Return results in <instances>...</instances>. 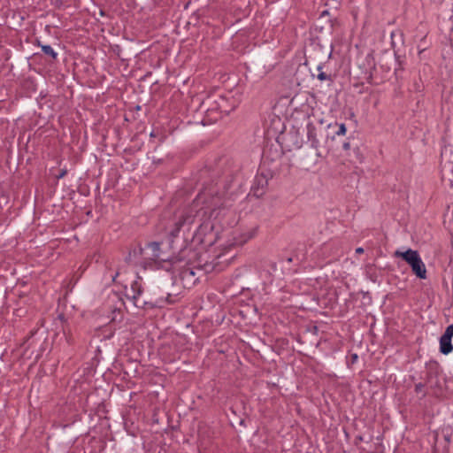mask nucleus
Wrapping results in <instances>:
<instances>
[{
  "label": "nucleus",
  "mask_w": 453,
  "mask_h": 453,
  "mask_svg": "<svg viewBox=\"0 0 453 453\" xmlns=\"http://www.w3.org/2000/svg\"><path fill=\"white\" fill-rule=\"evenodd\" d=\"M351 357H352V364H353L356 361V359H357V354H353L351 356Z\"/></svg>",
  "instance_id": "obj_31"
},
{
  "label": "nucleus",
  "mask_w": 453,
  "mask_h": 453,
  "mask_svg": "<svg viewBox=\"0 0 453 453\" xmlns=\"http://www.w3.org/2000/svg\"><path fill=\"white\" fill-rule=\"evenodd\" d=\"M147 254L148 252L146 250V246L142 247L141 245H137L129 252L128 256L126 257V261L127 263L134 265L140 264L142 265V262H140L138 259L142 257L145 261V257Z\"/></svg>",
  "instance_id": "obj_7"
},
{
  "label": "nucleus",
  "mask_w": 453,
  "mask_h": 453,
  "mask_svg": "<svg viewBox=\"0 0 453 453\" xmlns=\"http://www.w3.org/2000/svg\"><path fill=\"white\" fill-rule=\"evenodd\" d=\"M119 275V273H116L115 276L113 277L112 280L114 281L116 277Z\"/></svg>",
  "instance_id": "obj_38"
},
{
  "label": "nucleus",
  "mask_w": 453,
  "mask_h": 453,
  "mask_svg": "<svg viewBox=\"0 0 453 453\" xmlns=\"http://www.w3.org/2000/svg\"><path fill=\"white\" fill-rule=\"evenodd\" d=\"M67 173V170L66 169H62L59 173V174L57 176L58 179H61L63 178L64 176H65V174Z\"/></svg>",
  "instance_id": "obj_26"
},
{
  "label": "nucleus",
  "mask_w": 453,
  "mask_h": 453,
  "mask_svg": "<svg viewBox=\"0 0 453 453\" xmlns=\"http://www.w3.org/2000/svg\"><path fill=\"white\" fill-rule=\"evenodd\" d=\"M428 383H430L431 386H438L440 388L441 387V383L438 380H436L435 383H433L432 378H428Z\"/></svg>",
  "instance_id": "obj_27"
},
{
  "label": "nucleus",
  "mask_w": 453,
  "mask_h": 453,
  "mask_svg": "<svg viewBox=\"0 0 453 453\" xmlns=\"http://www.w3.org/2000/svg\"><path fill=\"white\" fill-rule=\"evenodd\" d=\"M126 296L127 298L131 299L136 307H142V308L148 307V306H143V302L142 303H139L138 297L140 296L136 295V293L134 291H131V288L129 290H127V289L126 290Z\"/></svg>",
  "instance_id": "obj_18"
},
{
  "label": "nucleus",
  "mask_w": 453,
  "mask_h": 453,
  "mask_svg": "<svg viewBox=\"0 0 453 453\" xmlns=\"http://www.w3.org/2000/svg\"><path fill=\"white\" fill-rule=\"evenodd\" d=\"M421 388H422V385H421V384H418V385H417V386H416V389H417V390L421 389Z\"/></svg>",
  "instance_id": "obj_33"
},
{
  "label": "nucleus",
  "mask_w": 453,
  "mask_h": 453,
  "mask_svg": "<svg viewBox=\"0 0 453 453\" xmlns=\"http://www.w3.org/2000/svg\"><path fill=\"white\" fill-rule=\"evenodd\" d=\"M365 74H366V77H365L366 81L371 84L372 81V71L366 72Z\"/></svg>",
  "instance_id": "obj_25"
},
{
  "label": "nucleus",
  "mask_w": 453,
  "mask_h": 453,
  "mask_svg": "<svg viewBox=\"0 0 453 453\" xmlns=\"http://www.w3.org/2000/svg\"><path fill=\"white\" fill-rule=\"evenodd\" d=\"M395 257H402L408 265H411L417 259L420 257L417 250L408 249L406 251L396 250L394 254Z\"/></svg>",
  "instance_id": "obj_9"
},
{
  "label": "nucleus",
  "mask_w": 453,
  "mask_h": 453,
  "mask_svg": "<svg viewBox=\"0 0 453 453\" xmlns=\"http://www.w3.org/2000/svg\"><path fill=\"white\" fill-rule=\"evenodd\" d=\"M200 259L201 256L197 251H196L191 246L185 245L179 250L178 254L169 257V267L171 268L172 265L180 262H185L186 265H193Z\"/></svg>",
  "instance_id": "obj_5"
},
{
  "label": "nucleus",
  "mask_w": 453,
  "mask_h": 453,
  "mask_svg": "<svg viewBox=\"0 0 453 453\" xmlns=\"http://www.w3.org/2000/svg\"><path fill=\"white\" fill-rule=\"evenodd\" d=\"M365 4V6L367 7L368 6V0H362Z\"/></svg>",
  "instance_id": "obj_34"
},
{
  "label": "nucleus",
  "mask_w": 453,
  "mask_h": 453,
  "mask_svg": "<svg viewBox=\"0 0 453 453\" xmlns=\"http://www.w3.org/2000/svg\"><path fill=\"white\" fill-rule=\"evenodd\" d=\"M318 70L319 71V73L317 77L319 81H329L331 82L333 81L331 75L326 74V73L321 71L322 70L321 65L318 66Z\"/></svg>",
  "instance_id": "obj_20"
},
{
  "label": "nucleus",
  "mask_w": 453,
  "mask_h": 453,
  "mask_svg": "<svg viewBox=\"0 0 453 453\" xmlns=\"http://www.w3.org/2000/svg\"><path fill=\"white\" fill-rule=\"evenodd\" d=\"M347 128L344 123L338 125V130L335 132L337 135H345Z\"/></svg>",
  "instance_id": "obj_23"
},
{
  "label": "nucleus",
  "mask_w": 453,
  "mask_h": 453,
  "mask_svg": "<svg viewBox=\"0 0 453 453\" xmlns=\"http://www.w3.org/2000/svg\"><path fill=\"white\" fill-rule=\"evenodd\" d=\"M239 171L238 165L233 163L220 159L215 168L205 166L198 173V181L202 182L203 190L198 194L194 203L196 205L184 210L178 220L174 223V227L170 231V237H176L181 227L187 226L190 229V226L195 222L196 216L199 214L195 207L199 203L204 206L201 210H204L203 214L210 212V217L217 218L220 211L230 208L233 204L230 197H226L225 193L219 195V187H222L226 192L237 176Z\"/></svg>",
  "instance_id": "obj_1"
},
{
  "label": "nucleus",
  "mask_w": 453,
  "mask_h": 453,
  "mask_svg": "<svg viewBox=\"0 0 453 453\" xmlns=\"http://www.w3.org/2000/svg\"><path fill=\"white\" fill-rule=\"evenodd\" d=\"M351 148V142L348 139V141L344 142L342 143V149L345 150V151H349Z\"/></svg>",
  "instance_id": "obj_24"
},
{
  "label": "nucleus",
  "mask_w": 453,
  "mask_h": 453,
  "mask_svg": "<svg viewBox=\"0 0 453 453\" xmlns=\"http://www.w3.org/2000/svg\"><path fill=\"white\" fill-rule=\"evenodd\" d=\"M441 157L442 161L447 164L451 165L453 168V145L448 144L443 147L441 152Z\"/></svg>",
  "instance_id": "obj_12"
},
{
  "label": "nucleus",
  "mask_w": 453,
  "mask_h": 453,
  "mask_svg": "<svg viewBox=\"0 0 453 453\" xmlns=\"http://www.w3.org/2000/svg\"><path fill=\"white\" fill-rule=\"evenodd\" d=\"M311 333H312L313 334H317L318 331H319V328L317 326H312L311 328Z\"/></svg>",
  "instance_id": "obj_29"
},
{
  "label": "nucleus",
  "mask_w": 453,
  "mask_h": 453,
  "mask_svg": "<svg viewBox=\"0 0 453 453\" xmlns=\"http://www.w3.org/2000/svg\"><path fill=\"white\" fill-rule=\"evenodd\" d=\"M130 288H131V291H134L136 293V295H139V296H141L143 292L142 286L141 282L138 280L133 281Z\"/></svg>",
  "instance_id": "obj_19"
},
{
  "label": "nucleus",
  "mask_w": 453,
  "mask_h": 453,
  "mask_svg": "<svg viewBox=\"0 0 453 453\" xmlns=\"http://www.w3.org/2000/svg\"><path fill=\"white\" fill-rule=\"evenodd\" d=\"M146 250L148 252L145 257V261H142V267L144 269L147 266H154L155 268H163L166 271L170 270V262L168 258H163L160 256V242H150L146 243Z\"/></svg>",
  "instance_id": "obj_3"
},
{
  "label": "nucleus",
  "mask_w": 453,
  "mask_h": 453,
  "mask_svg": "<svg viewBox=\"0 0 453 453\" xmlns=\"http://www.w3.org/2000/svg\"><path fill=\"white\" fill-rule=\"evenodd\" d=\"M197 111L203 113V118L201 123L203 126L212 124L221 119V112L219 108V95H210L204 99L200 100Z\"/></svg>",
  "instance_id": "obj_2"
},
{
  "label": "nucleus",
  "mask_w": 453,
  "mask_h": 453,
  "mask_svg": "<svg viewBox=\"0 0 453 453\" xmlns=\"http://www.w3.org/2000/svg\"><path fill=\"white\" fill-rule=\"evenodd\" d=\"M292 260H293V259H292V257H291L287 258V261H288V263H291V262H292Z\"/></svg>",
  "instance_id": "obj_37"
},
{
  "label": "nucleus",
  "mask_w": 453,
  "mask_h": 453,
  "mask_svg": "<svg viewBox=\"0 0 453 453\" xmlns=\"http://www.w3.org/2000/svg\"><path fill=\"white\" fill-rule=\"evenodd\" d=\"M328 22L331 24V27H333V21L332 19H329Z\"/></svg>",
  "instance_id": "obj_40"
},
{
  "label": "nucleus",
  "mask_w": 453,
  "mask_h": 453,
  "mask_svg": "<svg viewBox=\"0 0 453 453\" xmlns=\"http://www.w3.org/2000/svg\"><path fill=\"white\" fill-rule=\"evenodd\" d=\"M173 300L172 299V295L167 294L165 300L160 299L157 301L156 303H152L150 302H143V306H148V308H154V307H163L164 303H173Z\"/></svg>",
  "instance_id": "obj_14"
},
{
  "label": "nucleus",
  "mask_w": 453,
  "mask_h": 453,
  "mask_svg": "<svg viewBox=\"0 0 453 453\" xmlns=\"http://www.w3.org/2000/svg\"><path fill=\"white\" fill-rule=\"evenodd\" d=\"M36 332H37V330L36 331H31L29 337H32Z\"/></svg>",
  "instance_id": "obj_35"
},
{
  "label": "nucleus",
  "mask_w": 453,
  "mask_h": 453,
  "mask_svg": "<svg viewBox=\"0 0 453 453\" xmlns=\"http://www.w3.org/2000/svg\"><path fill=\"white\" fill-rule=\"evenodd\" d=\"M453 337V323L449 325L440 338V351L447 355L453 349L451 338Z\"/></svg>",
  "instance_id": "obj_6"
},
{
  "label": "nucleus",
  "mask_w": 453,
  "mask_h": 453,
  "mask_svg": "<svg viewBox=\"0 0 453 453\" xmlns=\"http://www.w3.org/2000/svg\"><path fill=\"white\" fill-rule=\"evenodd\" d=\"M356 253L357 254H362L364 253V249L362 247H358L356 249Z\"/></svg>",
  "instance_id": "obj_30"
},
{
  "label": "nucleus",
  "mask_w": 453,
  "mask_h": 453,
  "mask_svg": "<svg viewBox=\"0 0 453 453\" xmlns=\"http://www.w3.org/2000/svg\"><path fill=\"white\" fill-rule=\"evenodd\" d=\"M195 270H196V265L193 266V267H187V268H184L181 272H180V277L182 280H192L195 275H196V272Z\"/></svg>",
  "instance_id": "obj_16"
},
{
  "label": "nucleus",
  "mask_w": 453,
  "mask_h": 453,
  "mask_svg": "<svg viewBox=\"0 0 453 453\" xmlns=\"http://www.w3.org/2000/svg\"><path fill=\"white\" fill-rule=\"evenodd\" d=\"M328 15H329V12H328L327 10H325V11H323V12H321V14H320V16H319V19H322L326 18V16H328Z\"/></svg>",
  "instance_id": "obj_28"
},
{
  "label": "nucleus",
  "mask_w": 453,
  "mask_h": 453,
  "mask_svg": "<svg viewBox=\"0 0 453 453\" xmlns=\"http://www.w3.org/2000/svg\"><path fill=\"white\" fill-rule=\"evenodd\" d=\"M307 138L311 142V145L317 150V156L321 157L319 149L323 146V142L326 141V127L322 123L314 124L309 121L306 125Z\"/></svg>",
  "instance_id": "obj_4"
},
{
  "label": "nucleus",
  "mask_w": 453,
  "mask_h": 453,
  "mask_svg": "<svg viewBox=\"0 0 453 453\" xmlns=\"http://www.w3.org/2000/svg\"><path fill=\"white\" fill-rule=\"evenodd\" d=\"M365 62L367 64V65L369 66V68L372 70V69H375V63H374V58L372 56V54H368L365 58Z\"/></svg>",
  "instance_id": "obj_22"
},
{
  "label": "nucleus",
  "mask_w": 453,
  "mask_h": 453,
  "mask_svg": "<svg viewBox=\"0 0 453 453\" xmlns=\"http://www.w3.org/2000/svg\"><path fill=\"white\" fill-rule=\"evenodd\" d=\"M433 372H434V375L437 377V376H438V374H439V373H438V370H437V369H434V370H433Z\"/></svg>",
  "instance_id": "obj_36"
},
{
  "label": "nucleus",
  "mask_w": 453,
  "mask_h": 453,
  "mask_svg": "<svg viewBox=\"0 0 453 453\" xmlns=\"http://www.w3.org/2000/svg\"><path fill=\"white\" fill-rule=\"evenodd\" d=\"M441 181L445 187L453 188V168L447 169V165H444L441 171Z\"/></svg>",
  "instance_id": "obj_13"
},
{
  "label": "nucleus",
  "mask_w": 453,
  "mask_h": 453,
  "mask_svg": "<svg viewBox=\"0 0 453 453\" xmlns=\"http://www.w3.org/2000/svg\"><path fill=\"white\" fill-rule=\"evenodd\" d=\"M58 319H59L60 320H62V321H64V320H65V318H64V315H63V314L58 315Z\"/></svg>",
  "instance_id": "obj_32"
},
{
  "label": "nucleus",
  "mask_w": 453,
  "mask_h": 453,
  "mask_svg": "<svg viewBox=\"0 0 453 453\" xmlns=\"http://www.w3.org/2000/svg\"><path fill=\"white\" fill-rule=\"evenodd\" d=\"M268 180L264 175H257L255 179V182L251 187V192L254 196L261 197L266 190Z\"/></svg>",
  "instance_id": "obj_8"
},
{
  "label": "nucleus",
  "mask_w": 453,
  "mask_h": 453,
  "mask_svg": "<svg viewBox=\"0 0 453 453\" xmlns=\"http://www.w3.org/2000/svg\"><path fill=\"white\" fill-rule=\"evenodd\" d=\"M201 262H202V259L197 260V262L196 264V270H198V271L202 270L205 273H209L214 270L215 265L212 264L211 262L205 261L203 264H202Z\"/></svg>",
  "instance_id": "obj_15"
},
{
  "label": "nucleus",
  "mask_w": 453,
  "mask_h": 453,
  "mask_svg": "<svg viewBox=\"0 0 453 453\" xmlns=\"http://www.w3.org/2000/svg\"><path fill=\"white\" fill-rule=\"evenodd\" d=\"M236 107V101L234 98H227L224 96H219V108L221 116L223 114H229Z\"/></svg>",
  "instance_id": "obj_10"
},
{
  "label": "nucleus",
  "mask_w": 453,
  "mask_h": 453,
  "mask_svg": "<svg viewBox=\"0 0 453 453\" xmlns=\"http://www.w3.org/2000/svg\"><path fill=\"white\" fill-rule=\"evenodd\" d=\"M412 273L419 279L425 280L426 278V269L421 257L417 259L411 265Z\"/></svg>",
  "instance_id": "obj_11"
},
{
  "label": "nucleus",
  "mask_w": 453,
  "mask_h": 453,
  "mask_svg": "<svg viewBox=\"0 0 453 453\" xmlns=\"http://www.w3.org/2000/svg\"><path fill=\"white\" fill-rule=\"evenodd\" d=\"M210 228L211 230L213 228V226L209 223H202L199 225V227L197 228V233L194 234V237L197 234H201L204 229Z\"/></svg>",
  "instance_id": "obj_21"
},
{
  "label": "nucleus",
  "mask_w": 453,
  "mask_h": 453,
  "mask_svg": "<svg viewBox=\"0 0 453 453\" xmlns=\"http://www.w3.org/2000/svg\"><path fill=\"white\" fill-rule=\"evenodd\" d=\"M38 46L42 48V52L50 57L53 60H56L58 58V53L52 49L50 45H42L40 42H38Z\"/></svg>",
  "instance_id": "obj_17"
},
{
  "label": "nucleus",
  "mask_w": 453,
  "mask_h": 453,
  "mask_svg": "<svg viewBox=\"0 0 453 453\" xmlns=\"http://www.w3.org/2000/svg\"><path fill=\"white\" fill-rule=\"evenodd\" d=\"M426 374H429V378H432V373L429 372H426Z\"/></svg>",
  "instance_id": "obj_39"
}]
</instances>
